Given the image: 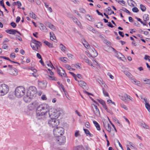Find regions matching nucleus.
Returning a JSON list of instances; mask_svg holds the SVG:
<instances>
[{
	"instance_id": "1",
	"label": "nucleus",
	"mask_w": 150,
	"mask_h": 150,
	"mask_svg": "<svg viewBox=\"0 0 150 150\" xmlns=\"http://www.w3.org/2000/svg\"><path fill=\"white\" fill-rule=\"evenodd\" d=\"M49 106L45 104L39 105L36 110V115L38 119L44 120L48 117Z\"/></svg>"
},
{
	"instance_id": "2",
	"label": "nucleus",
	"mask_w": 150,
	"mask_h": 150,
	"mask_svg": "<svg viewBox=\"0 0 150 150\" xmlns=\"http://www.w3.org/2000/svg\"><path fill=\"white\" fill-rule=\"evenodd\" d=\"M60 114L59 111L54 109H50L49 111L48 117H50V118L57 119L59 117Z\"/></svg>"
},
{
	"instance_id": "3",
	"label": "nucleus",
	"mask_w": 150,
	"mask_h": 150,
	"mask_svg": "<svg viewBox=\"0 0 150 150\" xmlns=\"http://www.w3.org/2000/svg\"><path fill=\"white\" fill-rule=\"evenodd\" d=\"M15 92L16 96L18 98H20L24 94L25 90L24 87L22 86H19L16 88Z\"/></svg>"
},
{
	"instance_id": "4",
	"label": "nucleus",
	"mask_w": 150,
	"mask_h": 150,
	"mask_svg": "<svg viewBox=\"0 0 150 150\" xmlns=\"http://www.w3.org/2000/svg\"><path fill=\"white\" fill-rule=\"evenodd\" d=\"M9 91V87L5 84L0 85V96H2L7 94Z\"/></svg>"
},
{
	"instance_id": "5",
	"label": "nucleus",
	"mask_w": 150,
	"mask_h": 150,
	"mask_svg": "<svg viewBox=\"0 0 150 150\" xmlns=\"http://www.w3.org/2000/svg\"><path fill=\"white\" fill-rule=\"evenodd\" d=\"M64 129L61 127H57L54 129L53 134L56 137L62 135L64 133Z\"/></svg>"
},
{
	"instance_id": "6",
	"label": "nucleus",
	"mask_w": 150,
	"mask_h": 150,
	"mask_svg": "<svg viewBox=\"0 0 150 150\" xmlns=\"http://www.w3.org/2000/svg\"><path fill=\"white\" fill-rule=\"evenodd\" d=\"M37 93V89L34 86H30L28 89L26 93L28 94V95H29L30 96L33 98L36 96Z\"/></svg>"
},
{
	"instance_id": "7",
	"label": "nucleus",
	"mask_w": 150,
	"mask_h": 150,
	"mask_svg": "<svg viewBox=\"0 0 150 150\" xmlns=\"http://www.w3.org/2000/svg\"><path fill=\"white\" fill-rule=\"evenodd\" d=\"M49 125L52 127H55L59 124V122L56 118H51L48 122Z\"/></svg>"
},
{
	"instance_id": "8",
	"label": "nucleus",
	"mask_w": 150,
	"mask_h": 150,
	"mask_svg": "<svg viewBox=\"0 0 150 150\" xmlns=\"http://www.w3.org/2000/svg\"><path fill=\"white\" fill-rule=\"evenodd\" d=\"M56 142L59 145L64 144L66 142L65 137L62 135L56 137L55 138Z\"/></svg>"
},
{
	"instance_id": "9",
	"label": "nucleus",
	"mask_w": 150,
	"mask_h": 150,
	"mask_svg": "<svg viewBox=\"0 0 150 150\" xmlns=\"http://www.w3.org/2000/svg\"><path fill=\"white\" fill-rule=\"evenodd\" d=\"M97 55L98 53L94 48L92 47L89 50V54L88 55L89 57H95Z\"/></svg>"
},
{
	"instance_id": "10",
	"label": "nucleus",
	"mask_w": 150,
	"mask_h": 150,
	"mask_svg": "<svg viewBox=\"0 0 150 150\" xmlns=\"http://www.w3.org/2000/svg\"><path fill=\"white\" fill-rule=\"evenodd\" d=\"M39 104L38 102L37 101L35 100L28 105V109L30 110H34L36 108V107L38 106Z\"/></svg>"
},
{
	"instance_id": "11",
	"label": "nucleus",
	"mask_w": 150,
	"mask_h": 150,
	"mask_svg": "<svg viewBox=\"0 0 150 150\" xmlns=\"http://www.w3.org/2000/svg\"><path fill=\"white\" fill-rule=\"evenodd\" d=\"M9 74L12 75L17 76L18 74V71L15 68H11L8 69Z\"/></svg>"
},
{
	"instance_id": "12",
	"label": "nucleus",
	"mask_w": 150,
	"mask_h": 150,
	"mask_svg": "<svg viewBox=\"0 0 150 150\" xmlns=\"http://www.w3.org/2000/svg\"><path fill=\"white\" fill-rule=\"evenodd\" d=\"M92 107L94 114L97 116H99L100 113L98 107L95 104H93Z\"/></svg>"
},
{
	"instance_id": "13",
	"label": "nucleus",
	"mask_w": 150,
	"mask_h": 150,
	"mask_svg": "<svg viewBox=\"0 0 150 150\" xmlns=\"http://www.w3.org/2000/svg\"><path fill=\"white\" fill-rule=\"evenodd\" d=\"M57 71L58 73L61 76H66L65 71L61 68H57Z\"/></svg>"
},
{
	"instance_id": "14",
	"label": "nucleus",
	"mask_w": 150,
	"mask_h": 150,
	"mask_svg": "<svg viewBox=\"0 0 150 150\" xmlns=\"http://www.w3.org/2000/svg\"><path fill=\"white\" fill-rule=\"evenodd\" d=\"M79 85L82 87L83 89H87L88 87L86 83L83 81H78Z\"/></svg>"
},
{
	"instance_id": "15",
	"label": "nucleus",
	"mask_w": 150,
	"mask_h": 150,
	"mask_svg": "<svg viewBox=\"0 0 150 150\" xmlns=\"http://www.w3.org/2000/svg\"><path fill=\"white\" fill-rule=\"evenodd\" d=\"M33 98L30 96L28 95V94L26 93V95L23 97V100L26 103H28Z\"/></svg>"
},
{
	"instance_id": "16",
	"label": "nucleus",
	"mask_w": 150,
	"mask_h": 150,
	"mask_svg": "<svg viewBox=\"0 0 150 150\" xmlns=\"http://www.w3.org/2000/svg\"><path fill=\"white\" fill-rule=\"evenodd\" d=\"M39 85L40 87L41 88L44 89L46 87L47 83L45 81H43L40 82Z\"/></svg>"
},
{
	"instance_id": "17",
	"label": "nucleus",
	"mask_w": 150,
	"mask_h": 150,
	"mask_svg": "<svg viewBox=\"0 0 150 150\" xmlns=\"http://www.w3.org/2000/svg\"><path fill=\"white\" fill-rule=\"evenodd\" d=\"M45 24L46 26L48 27L52 30H54L55 29V28L54 26L51 24L50 22L46 21L45 23Z\"/></svg>"
},
{
	"instance_id": "18",
	"label": "nucleus",
	"mask_w": 150,
	"mask_h": 150,
	"mask_svg": "<svg viewBox=\"0 0 150 150\" xmlns=\"http://www.w3.org/2000/svg\"><path fill=\"white\" fill-rule=\"evenodd\" d=\"M33 41V42L35 46L36 47H37L38 48V47H40L42 45L41 43L38 41L35 40H34Z\"/></svg>"
},
{
	"instance_id": "19",
	"label": "nucleus",
	"mask_w": 150,
	"mask_h": 150,
	"mask_svg": "<svg viewBox=\"0 0 150 150\" xmlns=\"http://www.w3.org/2000/svg\"><path fill=\"white\" fill-rule=\"evenodd\" d=\"M16 31V30L14 29L7 30H6V32L7 33L9 34L13 35L15 34Z\"/></svg>"
},
{
	"instance_id": "20",
	"label": "nucleus",
	"mask_w": 150,
	"mask_h": 150,
	"mask_svg": "<svg viewBox=\"0 0 150 150\" xmlns=\"http://www.w3.org/2000/svg\"><path fill=\"white\" fill-rule=\"evenodd\" d=\"M41 28H40V29L44 32H47V29L46 27L42 23H40Z\"/></svg>"
},
{
	"instance_id": "21",
	"label": "nucleus",
	"mask_w": 150,
	"mask_h": 150,
	"mask_svg": "<svg viewBox=\"0 0 150 150\" xmlns=\"http://www.w3.org/2000/svg\"><path fill=\"white\" fill-rule=\"evenodd\" d=\"M46 77L47 78L50 80H54V81L57 80L56 78L55 77L53 76H50V75H46Z\"/></svg>"
},
{
	"instance_id": "22",
	"label": "nucleus",
	"mask_w": 150,
	"mask_h": 150,
	"mask_svg": "<svg viewBox=\"0 0 150 150\" xmlns=\"http://www.w3.org/2000/svg\"><path fill=\"white\" fill-rule=\"evenodd\" d=\"M93 123L95 125V127H96L97 129L98 130H100V126L99 124L96 121H93Z\"/></svg>"
},
{
	"instance_id": "23",
	"label": "nucleus",
	"mask_w": 150,
	"mask_h": 150,
	"mask_svg": "<svg viewBox=\"0 0 150 150\" xmlns=\"http://www.w3.org/2000/svg\"><path fill=\"white\" fill-rule=\"evenodd\" d=\"M50 39L51 40L53 41V40L56 39V37L54 35L53 33L50 32Z\"/></svg>"
},
{
	"instance_id": "24",
	"label": "nucleus",
	"mask_w": 150,
	"mask_h": 150,
	"mask_svg": "<svg viewBox=\"0 0 150 150\" xmlns=\"http://www.w3.org/2000/svg\"><path fill=\"white\" fill-rule=\"evenodd\" d=\"M31 70L33 72L32 73V75L35 77H36L38 76L37 74V70L33 68H31Z\"/></svg>"
},
{
	"instance_id": "25",
	"label": "nucleus",
	"mask_w": 150,
	"mask_h": 150,
	"mask_svg": "<svg viewBox=\"0 0 150 150\" xmlns=\"http://www.w3.org/2000/svg\"><path fill=\"white\" fill-rule=\"evenodd\" d=\"M46 67L51 69H52V67H54L50 61L47 62V66H46Z\"/></svg>"
},
{
	"instance_id": "26",
	"label": "nucleus",
	"mask_w": 150,
	"mask_h": 150,
	"mask_svg": "<svg viewBox=\"0 0 150 150\" xmlns=\"http://www.w3.org/2000/svg\"><path fill=\"white\" fill-rule=\"evenodd\" d=\"M60 47L61 50L65 52L66 49V47L63 44L61 43L60 45Z\"/></svg>"
},
{
	"instance_id": "27",
	"label": "nucleus",
	"mask_w": 150,
	"mask_h": 150,
	"mask_svg": "<svg viewBox=\"0 0 150 150\" xmlns=\"http://www.w3.org/2000/svg\"><path fill=\"white\" fill-rule=\"evenodd\" d=\"M106 124V127H105V129L109 132L111 131V127L109 123H107Z\"/></svg>"
},
{
	"instance_id": "28",
	"label": "nucleus",
	"mask_w": 150,
	"mask_h": 150,
	"mask_svg": "<svg viewBox=\"0 0 150 150\" xmlns=\"http://www.w3.org/2000/svg\"><path fill=\"white\" fill-rule=\"evenodd\" d=\"M13 6H15L17 5L18 6V7H20L21 6V4L20 2L18 1L16 2H13Z\"/></svg>"
},
{
	"instance_id": "29",
	"label": "nucleus",
	"mask_w": 150,
	"mask_h": 150,
	"mask_svg": "<svg viewBox=\"0 0 150 150\" xmlns=\"http://www.w3.org/2000/svg\"><path fill=\"white\" fill-rule=\"evenodd\" d=\"M31 46L33 49L37 51H38V48L36 47H35V45H34V44L33 42L31 43Z\"/></svg>"
},
{
	"instance_id": "30",
	"label": "nucleus",
	"mask_w": 150,
	"mask_h": 150,
	"mask_svg": "<svg viewBox=\"0 0 150 150\" xmlns=\"http://www.w3.org/2000/svg\"><path fill=\"white\" fill-rule=\"evenodd\" d=\"M127 3L128 5L131 7L134 6V4L132 3V2H134L132 0H127Z\"/></svg>"
},
{
	"instance_id": "31",
	"label": "nucleus",
	"mask_w": 150,
	"mask_h": 150,
	"mask_svg": "<svg viewBox=\"0 0 150 150\" xmlns=\"http://www.w3.org/2000/svg\"><path fill=\"white\" fill-rule=\"evenodd\" d=\"M98 28H103V25L102 23L100 22L98 23V24L96 25Z\"/></svg>"
},
{
	"instance_id": "32",
	"label": "nucleus",
	"mask_w": 150,
	"mask_h": 150,
	"mask_svg": "<svg viewBox=\"0 0 150 150\" xmlns=\"http://www.w3.org/2000/svg\"><path fill=\"white\" fill-rule=\"evenodd\" d=\"M44 43L50 47L52 48L53 47L52 44L47 41H44Z\"/></svg>"
},
{
	"instance_id": "33",
	"label": "nucleus",
	"mask_w": 150,
	"mask_h": 150,
	"mask_svg": "<svg viewBox=\"0 0 150 150\" xmlns=\"http://www.w3.org/2000/svg\"><path fill=\"white\" fill-rule=\"evenodd\" d=\"M115 1L123 6L125 5V2L123 0H115Z\"/></svg>"
},
{
	"instance_id": "34",
	"label": "nucleus",
	"mask_w": 150,
	"mask_h": 150,
	"mask_svg": "<svg viewBox=\"0 0 150 150\" xmlns=\"http://www.w3.org/2000/svg\"><path fill=\"white\" fill-rule=\"evenodd\" d=\"M141 126L144 128L147 129H149V127L147 125L145 124L144 123H142L141 124Z\"/></svg>"
},
{
	"instance_id": "35",
	"label": "nucleus",
	"mask_w": 150,
	"mask_h": 150,
	"mask_svg": "<svg viewBox=\"0 0 150 150\" xmlns=\"http://www.w3.org/2000/svg\"><path fill=\"white\" fill-rule=\"evenodd\" d=\"M98 100L100 104H101L103 105V108H104L105 106H106V105L105 102L103 100Z\"/></svg>"
},
{
	"instance_id": "36",
	"label": "nucleus",
	"mask_w": 150,
	"mask_h": 150,
	"mask_svg": "<svg viewBox=\"0 0 150 150\" xmlns=\"http://www.w3.org/2000/svg\"><path fill=\"white\" fill-rule=\"evenodd\" d=\"M60 60L63 62L64 63H66L67 62V58L65 57H61L59 58Z\"/></svg>"
},
{
	"instance_id": "37",
	"label": "nucleus",
	"mask_w": 150,
	"mask_h": 150,
	"mask_svg": "<svg viewBox=\"0 0 150 150\" xmlns=\"http://www.w3.org/2000/svg\"><path fill=\"white\" fill-rule=\"evenodd\" d=\"M0 4L1 6H2L4 8L5 10L7 11V12H8V11H7V10L6 8V7H5V6L4 5V1H3V0H1L0 1Z\"/></svg>"
},
{
	"instance_id": "38",
	"label": "nucleus",
	"mask_w": 150,
	"mask_h": 150,
	"mask_svg": "<svg viewBox=\"0 0 150 150\" xmlns=\"http://www.w3.org/2000/svg\"><path fill=\"white\" fill-rule=\"evenodd\" d=\"M124 73L127 76H128L129 78H131L132 80H133V79L132 77V75L131 74L127 71H125Z\"/></svg>"
},
{
	"instance_id": "39",
	"label": "nucleus",
	"mask_w": 150,
	"mask_h": 150,
	"mask_svg": "<svg viewBox=\"0 0 150 150\" xmlns=\"http://www.w3.org/2000/svg\"><path fill=\"white\" fill-rule=\"evenodd\" d=\"M140 8L141 10L143 12L145 11L146 10V7L142 4L140 5Z\"/></svg>"
},
{
	"instance_id": "40",
	"label": "nucleus",
	"mask_w": 150,
	"mask_h": 150,
	"mask_svg": "<svg viewBox=\"0 0 150 150\" xmlns=\"http://www.w3.org/2000/svg\"><path fill=\"white\" fill-rule=\"evenodd\" d=\"M29 15L30 17L34 19H35L36 18V15L33 12L30 13Z\"/></svg>"
},
{
	"instance_id": "41",
	"label": "nucleus",
	"mask_w": 150,
	"mask_h": 150,
	"mask_svg": "<svg viewBox=\"0 0 150 150\" xmlns=\"http://www.w3.org/2000/svg\"><path fill=\"white\" fill-rule=\"evenodd\" d=\"M65 67L67 69L69 70H75V69L71 68V67L70 66H69L68 64H67L65 65Z\"/></svg>"
},
{
	"instance_id": "42",
	"label": "nucleus",
	"mask_w": 150,
	"mask_h": 150,
	"mask_svg": "<svg viewBox=\"0 0 150 150\" xmlns=\"http://www.w3.org/2000/svg\"><path fill=\"white\" fill-rule=\"evenodd\" d=\"M144 20L145 21L149 20V15L147 14H145L144 15Z\"/></svg>"
},
{
	"instance_id": "43",
	"label": "nucleus",
	"mask_w": 150,
	"mask_h": 150,
	"mask_svg": "<svg viewBox=\"0 0 150 150\" xmlns=\"http://www.w3.org/2000/svg\"><path fill=\"white\" fill-rule=\"evenodd\" d=\"M145 106L148 111L150 112V105L149 103H146L145 105Z\"/></svg>"
},
{
	"instance_id": "44",
	"label": "nucleus",
	"mask_w": 150,
	"mask_h": 150,
	"mask_svg": "<svg viewBox=\"0 0 150 150\" xmlns=\"http://www.w3.org/2000/svg\"><path fill=\"white\" fill-rule=\"evenodd\" d=\"M125 96H126V98L127 99H129V100H131L133 102L134 101V100L133 98H132L131 97H130V96H129V95H128L127 94H125Z\"/></svg>"
},
{
	"instance_id": "45",
	"label": "nucleus",
	"mask_w": 150,
	"mask_h": 150,
	"mask_svg": "<svg viewBox=\"0 0 150 150\" xmlns=\"http://www.w3.org/2000/svg\"><path fill=\"white\" fill-rule=\"evenodd\" d=\"M132 80H133L134 83H135L137 85L139 86L140 85V82L139 81H137L135 79H133Z\"/></svg>"
},
{
	"instance_id": "46",
	"label": "nucleus",
	"mask_w": 150,
	"mask_h": 150,
	"mask_svg": "<svg viewBox=\"0 0 150 150\" xmlns=\"http://www.w3.org/2000/svg\"><path fill=\"white\" fill-rule=\"evenodd\" d=\"M84 43H83V44L85 47L87 48H88L90 47V45L86 41H85Z\"/></svg>"
},
{
	"instance_id": "47",
	"label": "nucleus",
	"mask_w": 150,
	"mask_h": 150,
	"mask_svg": "<svg viewBox=\"0 0 150 150\" xmlns=\"http://www.w3.org/2000/svg\"><path fill=\"white\" fill-rule=\"evenodd\" d=\"M120 56H122V54L119 52H117L116 54V56L119 59L122 60Z\"/></svg>"
},
{
	"instance_id": "48",
	"label": "nucleus",
	"mask_w": 150,
	"mask_h": 150,
	"mask_svg": "<svg viewBox=\"0 0 150 150\" xmlns=\"http://www.w3.org/2000/svg\"><path fill=\"white\" fill-rule=\"evenodd\" d=\"M103 93L105 96H109V94L108 93L105 91L103 88Z\"/></svg>"
},
{
	"instance_id": "49",
	"label": "nucleus",
	"mask_w": 150,
	"mask_h": 150,
	"mask_svg": "<svg viewBox=\"0 0 150 150\" xmlns=\"http://www.w3.org/2000/svg\"><path fill=\"white\" fill-rule=\"evenodd\" d=\"M86 18L89 21H92V16H90L89 15H87L86 16Z\"/></svg>"
},
{
	"instance_id": "50",
	"label": "nucleus",
	"mask_w": 150,
	"mask_h": 150,
	"mask_svg": "<svg viewBox=\"0 0 150 150\" xmlns=\"http://www.w3.org/2000/svg\"><path fill=\"white\" fill-rule=\"evenodd\" d=\"M132 11L134 12L137 13L139 11V10L137 7H134L132 8Z\"/></svg>"
},
{
	"instance_id": "51",
	"label": "nucleus",
	"mask_w": 150,
	"mask_h": 150,
	"mask_svg": "<svg viewBox=\"0 0 150 150\" xmlns=\"http://www.w3.org/2000/svg\"><path fill=\"white\" fill-rule=\"evenodd\" d=\"M46 68L48 69V70L49 71V73L50 74V75L51 76H53L54 75V73L51 71V70L52 69H50L48 67H46Z\"/></svg>"
},
{
	"instance_id": "52",
	"label": "nucleus",
	"mask_w": 150,
	"mask_h": 150,
	"mask_svg": "<svg viewBox=\"0 0 150 150\" xmlns=\"http://www.w3.org/2000/svg\"><path fill=\"white\" fill-rule=\"evenodd\" d=\"M83 130L87 135L88 136V134H90V132L88 129H83Z\"/></svg>"
},
{
	"instance_id": "53",
	"label": "nucleus",
	"mask_w": 150,
	"mask_h": 150,
	"mask_svg": "<svg viewBox=\"0 0 150 150\" xmlns=\"http://www.w3.org/2000/svg\"><path fill=\"white\" fill-rule=\"evenodd\" d=\"M144 59L146 60H148L149 61H150V57L149 56L146 55H145Z\"/></svg>"
},
{
	"instance_id": "54",
	"label": "nucleus",
	"mask_w": 150,
	"mask_h": 150,
	"mask_svg": "<svg viewBox=\"0 0 150 150\" xmlns=\"http://www.w3.org/2000/svg\"><path fill=\"white\" fill-rule=\"evenodd\" d=\"M120 106L122 108L125 109L126 110H127L128 108L124 104H121Z\"/></svg>"
},
{
	"instance_id": "55",
	"label": "nucleus",
	"mask_w": 150,
	"mask_h": 150,
	"mask_svg": "<svg viewBox=\"0 0 150 150\" xmlns=\"http://www.w3.org/2000/svg\"><path fill=\"white\" fill-rule=\"evenodd\" d=\"M68 57L70 59H72L74 57V56L73 55L70 53H68L67 54Z\"/></svg>"
},
{
	"instance_id": "56",
	"label": "nucleus",
	"mask_w": 150,
	"mask_h": 150,
	"mask_svg": "<svg viewBox=\"0 0 150 150\" xmlns=\"http://www.w3.org/2000/svg\"><path fill=\"white\" fill-rule=\"evenodd\" d=\"M10 25L13 28H15L16 26V24L14 22L11 23Z\"/></svg>"
},
{
	"instance_id": "57",
	"label": "nucleus",
	"mask_w": 150,
	"mask_h": 150,
	"mask_svg": "<svg viewBox=\"0 0 150 150\" xmlns=\"http://www.w3.org/2000/svg\"><path fill=\"white\" fill-rule=\"evenodd\" d=\"M123 11L124 12H126L127 13L129 14H130V13H131L128 10H127L126 8L123 7Z\"/></svg>"
},
{
	"instance_id": "58",
	"label": "nucleus",
	"mask_w": 150,
	"mask_h": 150,
	"mask_svg": "<svg viewBox=\"0 0 150 150\" xmlns=\"http://www.w3.org/2000/svg\"><path fill=\"white\" fill-rule=\"evenodd\" d=\"M81 64L79 63H77L76 64V66L75 67L77 69H81V67H80Z\"/></svg>"
},
{
	"instance_id": "59",
	"label": "nucleus",
	"mask_w": 150,
	"mask_h": 150,
	"mask_svg": "<svg viewBox=\"0 0 150 150\" xmlns=\"http://www.w3.org/2000/svg\"><path fill=\"white\" fill-rule=\"evenodd\" d=\"M80 135V134L79 133V131H76L75 133V136L76 137H77Z\"/></svg>"
},
{
	"instance_id": "60",
	"label": "nucleus",
	"mask_w": 150,
	"mask_h": 150,
	"mask_svg": "<svg viewBox=\"0 0 150 150\" xmlns=\"http://www.w3.org/2000/svg\"><path fill=\"white\" fill-rule=\"evenodd\" d=\"M144 82H147L146 84H150V79H146L145 80H144Z\"/></svg>"
},
{
	"instance_id": "61",
	"label": "nucleus",
	"mask_w": 150,
	"mask_h": 150,
	"mask_svg": "<svg viewBox=\"0 0 150 150\" xmlns=\"http://www.w3.org/2000/svg\"><path fill=\"white\" fill-rule=\"evenodd\" d=\"M72 19L73 21L75 23H77V22L79 21L78 19L74 17L72 18Z\"/></svg>"
},
{
	"instance_id": "62",
	"label": "nucleus",
	"mask_w": 150,
	"mask_h": 150,
	"mask_svg": "<svg viewBox=\"0 0 150 150\" xmlns=\"http://www.w3.org/2000/svg\"><path fill=\"white\" fill-rule=\"evenodd\" d=\"M79 10L80 11V12H81L82 13H86V11L83 8H79Z\"/></svg>"
},
{
	"instance_id": "63",
	"label": "nucleus",
	"mask_w": 150,
	"mask_h": 150,
	"mask_svg": "<svg viewBox=\"0 0 150 150\" xmlns=\"http://www.w3.org/2000/svg\"><path fill=\"white\" fill-rule=\"evenodd\" d=\"M2 48L4 49H6L8 48V46L6 44H4L2 46Z\"/></svg>"
},
{
	"instance_id": "64",
	"label": "nucleus",
	"mask_w": 150,
	"mask_h": 150,
	"mask_svg": "<svg viewBox=\"0 0 150 150\" xmlns=\"http://www.w3.org/2000/svg\"><path fill=\"white\" fill-rule=\"evenodd\" d=\"M41 99L42 100H47V98L45 95H43L41 96Z\"/></svg>"
}]
</instances>
